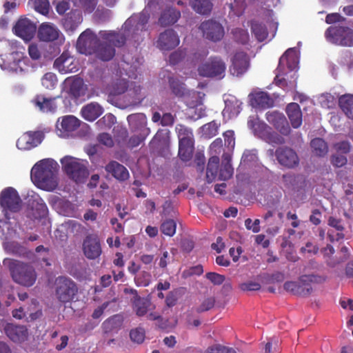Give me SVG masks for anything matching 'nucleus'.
<instances>
[{"label":"nucleus","mask_w":353,"mask_h":353,"mask_svg":"<svg viewBox=\"0 0 353 353\" xmlns=\"http://www.w3.org/2000/svg\"><path fill=\"white\" fill-rule=\"evenodd\" d=\"M101 39L94 54L103 61L111 60L115 55V47L123 46L126 41L125 35L114 30H101L99 32Z\"/></svg>","instance_id":"obj_1"},{"label":"nucleus","mask_w":353,"mask_h":353,"mask_svg":"<svg viewBox=\"0 0 353 353\" xmlns=\"http://www.w3.org/2000/svg\"><path fill=\"white\" fill-rule=\"evenodd\" d=\"M3 265L9 270L15 283L25 287H31L35 283L37 275L30 264L6 258L3 261Z\"/></svg>","instance_id":"obj_2"},{"label":"nucleus","mask_w":353,"mask_h":353,"mask_svg":"<svg viewBox=\"0 0 353 353\" xmlns=\"http://www.w3.org/2000/svg\"><path fill=\"white\" fill-rule=\"evenodd\" d=\"M57 170L48 160H42L34 165L31 170L32 177L43 189L53 190L57 186Z\"/></svg>","instance_id":"obj_3"},{"label":"nucleus","mask_w":353,"mask_h":353,"mask_svg":"<svg viewBox=\"0 0 353 353\" xmlns=\"http://www.w3.org/2000/svg\"><path fill=\"white\" fill-rule=\"evenodd\" d=\"M324 281L323 278L314 274H305L299 277L296 281H287L284 283V290L287 292L299 296H306L311 294L312 288L311 283H320Z\"/></svg>","instance_id":"obj_4"},{"label":"nucleus","mask_w":353,"mask_h":353,"mask_svg":"<svg viewBox=\"0 0 353 353\" xmlns=\"http://www.w3.org/2000/svg\"><path fill=\"white\" fill-rule=\"evenodd\" d=\"M63 170L70 179L77 183H83L89 172L85 163L80 159L66 156L61 159Z\"/></svg>","instance_id":"obj_5"},{"label":"nucleus","mask_w":353,"mask_h":353,"mask_svg":"<svg viewBox=\"0 0 353 353\" xmlns=\"http://www.w3.org/2000/svg\"><path fill=\"white\" fill-rule=\"evenodd\" d=\"M54 286L55 297L62 303L73 301L79 292L77 284L72 279L64 276L57 278Z\"/></svg>","instance_id":"obj_6"},{"label":"nucleus","mask_w":353,"mask_h":353,"mask_svg":"<svg viewBox=\"0 0 353 353\" xmlns=\"http://www.w3.org/2000/svg\"><path fill=\"white\" fill-rule=\"evenodd\" d=\"M226 65L219 57H211L201 63L197 69L198 74L202 77L221 79L225 77Z\"/></svg>","instance_id":"obj_7"},{"label":"nucleus","mask_w":353,"mask_h":353,"mask_svg":"<svg viewBox=\"0 0 353 353\" xmlns=\"http://www.w3.org/2000/svg\"><path fill=\"white\" fill-rule=\"evenodd\" d=\"M325 36L332 43L344 46H353V30L347 26H331L326 30Z\"/></svg>","instance_id":"obj_8"},{"label":"nucleus","mask_w":353,"mask_h":353,"mask_svg":"<svg viewBox=\"0 0 353 353\" xmlns=\"http://www.w3.org/2000/svg\"><path fill=\"white\" fill-rule=\"evenodd\" d=\"M128 121L134 130H139V134L132 136L128 141V146L134 148L139 145L150 133V128L146 127V118L143 114H130L128 117Z\"/></svg>","instance_id":"obj_9"},{"label":"nucleus","mask_w":353,"mask_h":353,"mask_svg":"<svg viewBox=\"0 0 353 353\" xmlns=\"http://www.w3.org/2000/svg\"><path fill=\"white\" fill-rule=\"evenodd\" d=\"M298 63L299 61L295 49L292 48H288L279 59V65L276 68L278 73L274 79L276 84L279 86L287 84L285 78H279L280 76L284 74L285 65H286L290 71H292L297 68Z\"/></svg>","instance_id":"obj_10"},{"label":"nucleus","mask_w":353,"mask_h":353,"mask_svg":"<svg viewBox=\"0 0 353 353\" xmlns=\"http://www.w3.org/2000/svg\"><path fill=\"white\" fill-rule=\"evenodd\" d=\"M101 39L90 29H86L79 37L77 41V49L81 54L91 55L96 51Z\"/></svg>","instance_id":"obj_11"},{"label":"nucleus","mask_w":353,"mask_h":353,"mask_svg":"<svg viewBox=\"0 0 353 353\" xmlns=\"http://www.w3.org/2000/svg\"><path fill=\"white\" fill-rule=\"evenodd\" d=\"M0 203L5 210L16 212L20 210L21 200L17 191L12 188H5L0 194Z\"/></svg>","instance_id":"obj_12"},{"label":"nucleus","mask_w":353,"mask_h":353,"mask_svg":"<svg viewBox=\"0 0 353 353\" xmlns=\"http://www.w3.org/2000/svg\"><path fill=\"white\" fill-rule=\"evenodd\" d=\"M279 163L287 168H294L299 165V159L296 152L288 146L279 147L274 152Z\"/></svg>","instance_id":"obj_13"},{"label":"nucleus","mask_w":353,"mask_h":353,"mask_svg":"<svg viewBox=\"0 0 353 353\" xmlns=\"http://www.w3.org/2000/svg\"><path fill=\"white\" fill-rule=\"evenodd\" d=\"M199 29L205 38L214 42L220 41L224 36V29L222 25L212 19L202 22Z\"/></svg>","instance_id":"obj_14"},{"label":"nucleus","mask_w":353,"mask_h":353,"mask_svg":"<svg viewBox=\"0 0 353 353\" xmlns=\"http://www.w3.org/2000/svg\"><path fill=\"white\" fill-rule=\"evenodd\" d=\"M82 250L85 256L90 260L98 259L101 253V241L96 234H88L83 239Z\"/></svg>","instance_id":"obj_15"},{"label":"nucleus","mask_w":353,"mask_h":353,"mask_svg":"<svg viewBox=\"0 0 353 353\" xmlns=\"http://www.w3.org/2000/svg\"><path fill=\"white\" fill-rule=\"evenodd\" d=\"M179 42L177 33L172 29H167L159 34L157 47L161 50H171L178 46Z\"/></svg>","instance_id":"obj_16"},{"label":"nucleus","mask_w":353,"mask_h":353,"mask_svg":"<svg viewBox=\"0 0 353 353\" xmlns=\"http://www.w3.org/2000/svg\"><path fill=\"white\" fill-rule=\"evenodd\" d=\"M37 30L36 25L27 18L19 19L13 27L14 33L24 40L32 39Z\"/></svg>","instance_id":"obj_17"},{"label":"nucleus","mask_w":353,"mask_h":353,"mask_svg":"<svg viewBox=\"0 0 353 353\" xmlns=\"http://www.w3.org/2000/svg\"><path fill=\"white\" fill-rule=\"evenodd\" d=\"M230 73L233 76L239 77L247 72L250 66V59L244 52H237L231 59Z\"/></svg>","instance_id":"obj_18"},{"label":"nucleus","mask_w":353,"mask_h":353,"mask_svg":"<svg viewBox=\"0 0 353 353\" xmlns=\"http://www.w3.org/2000/svg\"><path fill=\"white\" fill-rule=\"evenodd\" d=\"M267 121L272 124L281 134L288 136L291 129L285 115L278 111L268 112L265 114Z\"/></svg>","instance_id":"obj_19"},{"label":"nucleus","mask_w":353,"mask_h":353,"mask_svg":"<svg viewBox=\"0 0 353 353\" xmlns=\"http://www.w3.org/2000/svg\"><path fill=\"white\" fill-rule=\"evenodd\" d=\"M54 68L61 74L75 72L78 70L77 63L68 52H63L54 62Z\"/></svg>","instance_id":"obj_20"},{"label":"nucleus","mask_w":353,"mask_h":353,"mask_svg":"<svg viewBox=\"0 0 353 353\" xmlns=\"http://www.w3.org/2000/svg\"><path fill=\"white\" fill-rule=\"evenodd\" d=\"M4 330L7 336L14 343H21L28 338V330L25 325L8 323Z\"/></svg>","instance_id":"obj_21"},{"label":"nucleus","mask_w":353,"mask_h":353,"mask_svg":"<svg viewBox=\"0 0 353 353\" xmlns=\"http://www.w3.org/2000/svg\"><path fill=\"white\" fill-rule=\"evenodd\" d=\"M43 137L42 132H28L17 140V145L20 149H30L41 143Z\"/></svg>","instance_id":"obj_22"},{"label":"nucleus","mask_w":353,"mask_h":353,"mask_svg":"<svg viewBox=\"0 0 353 353\" xmlns=\"http://www.w3.org/2000/svg\"><path fill=\"white\" fill-rule=\"evenodd\" d=\"M26 61L27 58L24 57L23 52L14 51L6 57V63L4 64L6 65L8 69L17 73L24 70Z\"/></svg>","instance_id":"obj_23"},{"label":"nucleus","mask_w":353,"mask_h":353,"mask_svg":"<svg viewBox=\"0 0 353 353\" xmlns=\"http://www.w3.org/2000/svg\"><path fill=\"white\" fill-rule=\"evenodd\" d=\"M80 125V121L72 115L65 116L61 121L58 119L56 128L60 132V135L68 136L70 132L76 130Z\"/></svg>","instance_id":"obj_24"},{"label":"nucleus","mask_w":353,"mask_h":353,"mask_svg":"<svg viewBox=\"0 0 353 353\" xmlns=\"http://www.w3.org/2000/svg\"><path fill=\"white\" fill-rule=\"evenodd\" d=\"M105 170L119 181H126L130 176L128 169L116 161H110L105 166Z\"/></svg>","instance_id":"obj_25"},{"label":"nucleus","mask_w":353,"mask_h":353,"mask_svg":"<svg viewBox=\"0 0 353 353\" xmlns=\"http://www.w3.org/2000/svg\"><path fill=\"white\" fill-rule=\"evenodd\" d=\"M59 35V30L52 23L45 22L40 25L38 29V38L43 41H54Z\"/></svg>","instance_id":"obj_26"},{"label":"nucleus","mask_w":353,"mask_h":353,"mask_svg":"<svg viewBox=\"0 0 353 353\" xmlns=\"http://www.w3.org/2000/svg\"><path fill=\"white\" fill-rule=\"evenodd\" d=\"M82 21L83 17L81 12L72 10L61 19V24L66 32H73Z\"/></svg>","instance_id":"obj_27"},{"label":"nucleus","mask_w":353,"mask_h":353,"mask_svg":"<svg viewBox=\"0 0 353 353\" xmlns=\"http://www.w3.org/2000/svg\"><path fill=\"white\" fill-rule=\"evenodd\" d=\"M252 106L258 109H267L274 105V100L265 92H258L250 95Z\"/></svg>","instance_id":"obj_28"},{"label":"nucleus","mask_w":353,"mask_h":353,"mask_svg":"<svg viewBox=\"0 0 353 353\" xmlns=\"http://www.w3.org/2000/svg\"><path fill=\"white\" fill-rule=\"evenodd\" d=\"M181 17V12L179 10L174 8H168L164 10L159 18V24L161 27H166L174 24Z\"/></svg>","instance_id":"obj_29"},{"label":"nucleus","mask_w":353,"mask_h":353,"mask_svg":"<svg viewBox=\"0 0 353 353\" xmlns=\"http://www.w3.org/2000/svg\"><path fill=\"white\" fill-rule=\"evenodd\" d=\"M286 113L294 128H298L301 125L302 112L298 103H289L286 107Z\"/></svg>","instance_id":"obj_30"},{"label":"nucleus","mask_w":353,"mask_h":353,"mask_svg":"<svg viewBox=\"0 0 353 353\" xmlns=\"http://www.w3.org/2000/svg\"><path fill=\"white\" fill-rule=\"evenodd\" d=\"M103 112V108L96 102H92L83 106L81 113L87 121H93L99 117Z\"/></svg>","instance_id":"obj_31"},{"label":"nucleus","mask_w":353,"mask_h":353,"mask_svg":"<svg viewBox=\"0 0 353 353\" xmlns=\"http://www.w3.org/2000/svg\"><path fill=\"white\" fill-rule=\"evenodd\" d=\"M55 98L46 97L43 94H38L32 99L33 104L43 112H54L56 108Z\"/></svg>","instance_id":"obj_32"},{"label":"nucleus","mask_w":353,"mask_h":353,"mask_svg":"<svg viewBox=\"0 0 353 353\" xmlns=\"http://www.w3.org/2000/svg\"><path fill=\"white\" fill-rule=\"evenodd\" d=\"M248 125L251 128L254 134L264 140L269 132L272 129L265 123L259 121L257 118L250 119L248 121Z\"/></svg>","instance_id":"obj_33"},{"label":"nucleus","mask_w":353,"mask_h":353,"mask_svg":"<svg viewBox=\"0 0 353 353\" xmlns=\"http://www.w3.org/2000/svg\"><path fill=\"white\" fill-rule=\"evenodd\" d=\"M133 311L141 317L147 314L152 303L150 299L137 296L135 299H131Z\"/></svg>","instance_id":"obj_34"},{"label":"nucleus","mask_w":353,"mask_h":353,"mask_svg":"<svg viewBox=\"0 0 353 353\" xmlns=\"http://www.w3.org/2000/svg\"><path fill=\"white\" fill-rule=\"evenodd\" d=\"M123 322V316L117 314L106 319L103 323L102 327L105 333L117 332L121 327Z\"/></svg>","instance_id":"obj_35"},{"label":"nucleus","mask_w":353,"mask_h":353,"mask_svg":"<svg viewBox=\"0 0 353 353\" xmlns=\"http://www.w3.org/2000/svg\"><path fill=\"white\" fill-rule=\"evenodd\" d=\"M327 223L330 227L335 228L338 231V232L335 235L331 231L328 232L327 236L330 241H338L339 240L343 239L345 237V235L343 233V231L344 230V227L342 224L341 219L330 216L328 219Z\"/></svg>","instance_id":"obj_36"},{"label":"nucleus","mask_w":353,"mask_h":353,"mask_svg":"<svg viewBox=\"0 0 353 353\" xmlns=\"http://www.w3.org/2000/svg\"><path fill=\"white\" fill-rule=\"evenodd\" d=\"M190 5L194 11L202 15L209 14L213 7L211 0H190Z\"/></svg>","instance_id":"obj_37"},{"label":"nucleus","mask_w":353,"mask_h":353,"mask_svg":"<svg viewBox=\"0 0 353 353\" xmlns=\"http://www.w3.org/2000/svg\"><path fill=\"white\" fill-rule=\"evenodd\" d=\"M219 162V158L216 156L209 159L206 170V179L208 183H212L218 176Z\"/></svg>","instance_id":"obj_38"},{"label":"nucleus","mask_w":353,"mask_h":353,"mask_svg":"<svg viewBox=\"0 0 353 353\" xmlns=\"http://www.w3.org/2000/svg\"><path fill=\"white\" fill-rule=\"evenodd\" d=\"M250 26L251 31L257 41L262 42L267 39L268 32L266 26L263 23L256 20H252L250 21Z\"/></svg>","instance_id":"obj_39"},{"label":"nucleus","mask_w":353,"mask_h":353,"mask_svg":"<svg viewBox=\"0 0 353 353\" xmlns=\"http://www.w3.org/2000/svg\"><path fill=\"white\" fill-rule=\"evenodd\" d=\"M339 104L344 114L350 119H353V95L345 94L339 99Z\"/></svg>","instance_id":"obj_40"},{"label":"nucleus","mask_w":353,"mask_h":353,"mask_svg":"<svg viewBox=\"0 0 353 353\" xmlns=\"http://www.w3.org/2000/svg\"><path fill=\"white\" fill-rule=\"evenodd\" d=\"M194 149V141L179 143V157L183 161H188L192 157Z\"/></svg>","instance_id":"obj_41"},{"label":"nucleus","mask_w":353,"mask_h":353,"mask_svg":"<svg viewBox=\"0 0 353 353\" xmlns=\"http://www.w3.org/2000/svg\"><path fill=\"white\" fill-rule=\"evenodd\" d=\"M179 138V143L194 141V136L190 128L183 124H177L175 128Z\"/></svg>","instance_id":"obj_42"},{"label":"nucleus","mask_w":353,"mask_h":353,"mask_svg":"<svg viewBox=\"0 0 353 353\" xmlns=\"http://www.w3.org/2000/svg\"><path fill=\"white\" fill-rule=\"evenodd\" d=\"M265 227L266 228V232L270 234H275L278 233L279 227L274 225V212L268 210L263 216Z\"/></svg>","instance_id":"obj_43"},{"label":"nucleus","mask_w":353,"mask_h":353,"mask_svg":"<svg viewBox=\"0 0 353 353\" xmlns=\"http://www.w3.org/2000/svg\"><path fill=\"white\" fill-rule=\"evenodd\" d=\"M311 147L315 155L323 157L327 153L328 148L325 141L321 138H315L311 141Z\"/></svg>","instance_id":"obj_44"},{"label":"nucleus","mask_w":353,"mask_h":353,"mask_svg":"<svg viewBox=\"0 0 353 353\" xmlns=\"http://www.w3.org/2000/svg\"><path fill=\"white\" fill-rule=\"evenodd\" d=\"M168 82L170 89L175 96L182 97L186 94L187 90L184 84L179 79L174 77H169Z\"/></svg>","instance_id":"obj_45"},{"label":"nucleus","mask_w":353,"mask_h":353,"mask_svg":"<svg viewBox=\"0 0 353 353\" xmlns=\"http://www.w3.org/2000/svg\"><path fill=\"white\" fill-rule=\"evenodd\" d=\"M128 92V94L132 99V101H130L132 103H140L145 97L141 94V86L137 85L134 82H132L129 84Z\"/></svg>","instance_id":"obj_46"},{"label":"nucleus","mask_w":353,"mask_h":353,"mask_svg":"<svg viewBox=\"0 0 353 353\" xmlns=\"http://www.w3.org/2000/svg\"><path fill=\"white\" fill-rule=\"evenodd\" d=\"M29 3L41 14L46 15L49 12L50 3L48 0H29Z\"/></svg>","instance_id":"obj_47"},{"label":"nucleus","mask_w":353,"mask_h":353,"mask_svg":"<svg viewBox=\"0 0 353 353\" xmlns=\"http://www.w3.org/2000/svg\"><path fill=\"white\" fill-rule=\"evenodd\" d=\"M129 88L128 81L125 79H118L112 86L111 94L120 95L128 91Z\"/></svg>","instance_id":"obj_48"},{"label":"nucleus","mask_w":353,"mask_h":353,"mask_svg":"<svg viewBox=\"0 0 353 353\" xmlns=\"http://www.w3.org/2000/svg\"><path fill=\"white\" fill-rule=\"evenodd\" d=\"M151 274L147 271H141L134 276V283L138 287H147L151 283Z\"/></svg>","instance_id":"obj_49"},{"label":"nucleus","mask_w":353,"mask_h":353,"mask_svg":"<svg viewBox=\"0 0 353 353\" xmlns=\"http://www.w3.org/2000/svg\"><path fill=\"white\" fill-rule=\"evenodd\" d=\"M234 39L241 44H246L249 41L250 36L247 30L236 28L232 32Z\"/></svg>","instance_id":"obj_50"},{"label":"nucleus","mask_w":353,"mask_h":353,"mask_svg":"<svg viewBox=\"0 0 353 353\" xmlns=\"http://www.w3.org/2000/svg\"><path fill=\"white\" fill-rule=\"evenodd\" d=\"M176 222L172 219H168L162 223L160 230L165 235L172 236L176 232Z\"/></svg>","instance_id":"obj_51"},{"label":"nucleus","mask_w":353,"mask_h":353,"mask_svg":"<svg viewBox=\"0 0 353 353\" xmlns=\"http://www.w3.org/2000/svg\"><path fill=\"white\" fill-rule=\"evenodd\" d=\"M218 125L215 121H212L202 126L203 135L208 139H210L216 135L218 132Z\"/></svg>","instance_id":"obj_52"},{"label":"nucleus","mask_w":353,"mask_h":353,"mask_svg":"<svg viewBox=\"0 0 353 353\" xmlns=\"http://www.w3.org/2000/svg\"><path fill=\"white\" fill-rule=\"evenodd\" d=\"M234 169L231 163L221 164L218 179L221 181H226L230 179L233 174Z\"/></svg>","instance_id":"obj_53"},{"label":"nucleus","mask_w":353,"mask_h":353,"mask_svg":"<svg viewBox=\"0 0 353 353\" xmlns=\"http://www.w3.org/2000/svg\"><path fill=\"white\" fill-rule=\"evenodd\" d=\"M206 353H236V352L233 347L214 344L207 348Z\"/></svg>","instance_id":"obj_54"},{"label":"nucleus","mask_w":353,"mask_h":353,"mask_svg":"<svg viewBox=\"0 0 353 353\" xmlns=\"http://www.w3.org/2000/svg\"><path fill=\"white\" fill-rule=\"evenodd\" d=\"M41 83L48 89L53 88L57 83V76L52 72H47L42 77Z\"/></svg>","instance_id":"obj_55"},{"label":"nucleus","mask_w":353,"mask_h":353,"mask_svg":"<svg viewBox=\"0 0 353 353\" xmlns=\"http://www.w3.org/2000/svg\"><path fill=\"white\" fill-rule=\"evenodd\" d=\"M131 340L138 344L142 343L145 337V330L142 327L132 329L130 332Z\"/></svg>","instance_id":"obj_56"},{"label":"nucleus","mask_w":353,"mask_h":353,"mask_svg":"<svg viewBox=\"0 0 353 353\" xmlns=\"http://www.w3.org/2000/svg\"><path fill=\"white\" fill-rule=\"evenodd\" d=\"M83 81L80 79H75L72 81L70 87V92L76 98L83 95Z\"/></svg>","instance_id":"obj_57"},{"label":"nucleus","mask_w":353,"mask_h":353,"mask_svg":"<svg viewBox=\"0 0 353 353\" xmlns=\"http://www.w3.org/2000/svg\"><path fill=\"white\" fill-rule=\"evenodd\" d=\"M264 141L271 144L282 145L285 143V139L277 132L273 131L272 129L270 130Z\"/></svg>","instance_id":"obj_58"},{"label":"nucleus","mask_w":353,"mask_h":353,"mask_svg":"<svg viewBox=\"0 0 353 353\" xmlns=\"http://www.w3.org/2000/svg\"><path fill=\"white\" fill-rule=\"evenodd\" d=\"M215 304V299L212 296L206 298L203 301L201 304L196 308L197 313L206 312L214 307Z\"/></svg>","instance_id":"obj_59"},{"label":"nucleus","mask_w":353,"mask_h":353,"mask_svg":"<svg viewBox=\"0 0 353 353\" xmlns=\"http://www.w3.org/2000/svg\"><path fill=\"white\" fill-rule=\"evenodd\" d=\"M79 6L85 12L92 13L96 8L97 0H79Z\"/></svg>","instance_id":"obj_60"},{"label":"nucleus","mask_w":353,"mask_h":353,"mask_svg":"<svg viewBox=\"0 0 353 353\" xmlns=\"http://www.w3.org/2000/svg\"><path fill=\"white\" fill-rule=\"evenodd\" d=\"M205 277L215 285H221L225 279L224 275L212 272H208L205 274Z\"/></svg>","instance_id":"obj_61"},{"label":"nucleus","mask_w":353,"mask_h":353,"mask_svg":"<svg viewBox=\"0 0 353 353\" xmlns=\"http://www.w3.org/2000/svg\"><path fill=\"white\" fill-rule=\"evenodd\" d=\"M225 146L232 150L235 145L234 133L232 130H228L223 133Z\"/></svg>","instance_id":"obj_62"},{"label":"nucleus","mask_w":353,"mask_h":353,"mask_svg":"<svg viewBox=\"0 0 353 353\" xmlns=\"http://www.w3.org/2000/svg\"><path fill=\"white\" fill-rule=\"evenodd\" d=\"M261 284L256 281H249L239 285V288L243 291H257L261 289Z\"/></svg>","instance_id":"obj_63"},{"label":"nucleus","mask_w":353,"mask_h":353,"mask_svg":"<svg viewBox=\"0 0 353 353\" xmlns=\"http://www.w3.org/2000/svg\"><path fill=\"white\" fill-rule=\"evenodd\" d=\"M260 220L256 219L254 221L250 218H248L245 221V225L249 230H252L254 233H257L260 231Z\"/></svg>","instance_id":"obj_64"}]
</instances>
